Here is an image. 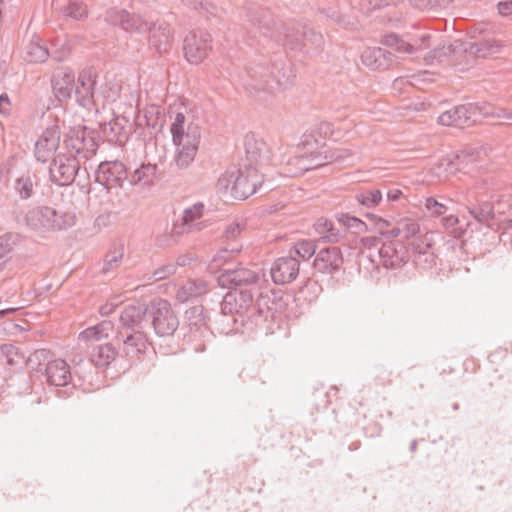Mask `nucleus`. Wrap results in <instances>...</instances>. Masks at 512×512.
<instances>
[{"instance_id":"f257e3e1","label":"nucleus","mask_w":512,"mask_h":512,"mask_svg":"<svg viewBox=\"0 0 512 512\" xmlns=\"http://www.w3.org/2000/svg\"><path fill=\"white\" fill-rule=\"evenodd\" d=\"M245 150L246 159L243 165L237 170L226 171L216 184L218 192L229 193L237 200H245L261 189L265 192L273 189L265 179V167L270 161L266 144L254 138H246Z\"/></svg>"},{"instance_id":"f03ea898","label":"nucleus","mask_w":512,"mask_h":512,"mask_svg":"<svg viewBox=\"0 0 512 512\" xmlns=\"http://www.w3.org/2000/svg\"><path fill=\"white\" fill-rule=\"evenodd\" d=\"M268 62L250 61L243 70L233 78V82L243 87L249 95L261 91L272 92L288 88L293 83L295 73L291 62L284 55H277Z\"/></svg>"},{"instance_id":"7ed1b4c3","label":"nucleus","mask_w":512,"mask_h":512,"mask_svg":"<svg viewBox=\"0 0 512 512\" xmlns=\"http://www.w3.org/2000/svg\"><path fill=\"white\" fill-rule=\"evenodd\" d=\"M503 183L491 174L484 175L476 180L466 192V207L469 214L479 223L494 229H503L501 237L512 236V218L496 222L494 203L500 202L503 195L500 193Z\"/></svg>"},{"instance_id":"20e7f679","label":"nucleus","mask_w":512,"mask_h":512,"mask_svg":"<svg viewBox=\"0 0 512 512\" xmlns=\"http://www.w3.org/2000/svg\"><path fill=\"white\" fill-rule=\"evenodd\" d=\"M149 305L132 303L124 306L119 314L116 341L122 343V354L129 360L139 358L147 349L145 328L149 325Z\"/></svg>"},{"instance_id":"39448f33","label":"nucleus","mask_w":512,"mask_h":512,"mask_svg":"<svg viewBox=\"0 0 512 512\" xmlns=\"http://www.w3.org/2000/svg\"><path fill=\"white\" fill-rule=\"evenodd\" d=\"M250 24L264 37H269L292 51L306 48L305 26L302 24H280L277 26L272 14L265 9H256L248 15Z\"/></svg>"},{"instance_id":"423d86ee","label":"nucleus","mask_w":512,"mask_h":512,"mask_svg":"<svg viewBox=\"0 0 512 512\" xmlns=\"http://www.w3.org/2000/svg\"><path fill=\"white\" fill-rule=\"evenodd\" d=\"M11 215L17 224L25 225L29 230L37 233L65 229L75 223L74 215L60 214L54 208L47 206L34 207L24 215L20 207L14 206Z\"/></svg>"},{"instance_id":"0eeeda50","label":"nucleus","mask_w":512,"mask_h":512,"mask_svg":"<svg viewBox=\"0 0 512 512\" xmlns=\"http://www.w3.org/2000/svg\"><path fill=\"white\" fill-rule=\"evenodd\" d=\"M269 302L268 296L260 295L253 304V291L251 288L230 291L223 297L220 308L224 314L231 313L245 320L251 318L254 312L259 316L263 314L262 305H267Z\"/></svg>"},{"instance_id":"6e6552de","label":"nucleus","mask_w":512,"mask_h":512,"mask_svg":"<svg viewBox=\"0 0 512 512\" xmlns=\"http://www.w3.org/2000/svg\"><path fill=\"white\" fill-rule=\"evenodd\" d=\"M64 147L68 155L77 156V159H89L96 154L98 142L96 132L86 126L70 128L64 138Z\"/></svg>"},{"instance_id":"1a4fd4ad","label":"nucleus","mask_w":512,"mask_h":512,"mask_svg":"<svg viewBox=\"0 0 512 512\" xmlns=\"http://www.w3.org/2000/svg\"><path fill=\"white\" fill-rule=\"evenodd\" d=\"M148 315L154 332L159 337L172 336L179 327L178 317L167 300L161 298L152 300Z\"/></svg>"},{"instance_id":"9d476101","label":"nucleus","mask_w":512,"mask_h":512,"mask_svg":"<svg viewBox=\"0 0 512 512\" xmlns=\"http://www.w3.org/2000/svg\"><path fill=\"white\" fill-rule=\"evenodd\" d=\"M201 140V128L198 124L190 123L187 126L186 136L176 139L175 155L171 166L179 170L187 169L194 161Z\"/></svg>"},{"instance_id":"9b49d317","label":"nucleus","mask_w":512,"mask_h":512,"mask_svg":"<svg viewBox=\"0 0 512 512\" xmlns=\"http://www.w3.org/2000/svg\"><path fill=\"white\" fill-rule=\"evenodd\" d=\"M454 115L458 120L459 126H470L476 122V117L481 115L483 117H496L512 121V111L504 108H495L490 104L469 103L454 107Z\"/></svg>"},{"instance_id":"f8f14e48","label":"nucleus","mask_w":512,"mask_h":512,"mask_svg":"<svg viewBox=\"0 0 512 512\" xmlns=\"http://www.w3.org/2000/svg\"><path fill=\"white\" fill-rule=\"evenodd\" d=\"M120 355L116 347L111 343L98 345L91 353L89 359L79 358L78 361L74 359V372L80 378H86L91 373L93 366L107 367Z\"/></svg>"},{"instance_id":"ddd939ff","label":"nucleus","mask_w":512,"mask_h":512,"mask_svg":"<svg viewBox=\"0 0 512 512\" xmlns=\"http://www.w3.org/2000/svg\"><path fill=\"white\" fill-rule=\"evenodd\" d=\"M49 166L51 181L57 186H68L75 182L80 169V161L77 156L59 153L53 157Z\"/></svg>"},{"instance_id":"4468645a","label":"nucleus","mask_w":512,"mask_h":512,"mask_svg":"<svg viewBox=\"0 0 512 512\" xmlns=\"http://www.w3.org/2000/svg\"><path fill=\"white\" fill-rule=\"evenodd\" d=\"M128 180V170L119 160L103 161L95 171V181L107 190L120 188Z\"/></svg>"},{"instance_id":"2eb2a0df","label":"nucleus","mask_w":512,"mask_h":512,"mask_svg":"<svg viewBox=\"0 0 512 512\" xmlns=\"http://www.w3.org/2000/svg\"><path fill=\"white\" fill-rule=\"evenodd\" d=\"M211 49V35L206 31H193L186 35L183 44L184 55L191 64L201 63Z\"/></svg>"},{"instance_id":"dca6fc26","label":"nucleus","mask_w":512,"mask_h":512,"mask_svg":"<svg viewBox=\"0 0 512 512\" xmlns=\"http://www.w3.org/2000/svg\"><path fill=\"white\" fill-rule=\"evenodd\" d=\"M105 20L112 25L120 26L127 32L144 33L148 31L150 22L143 19L140 15L130 13L125 9L110 8L107 10Z\"/></svg>"},{"instance_id":"f3484780","label":"nucleus","mask_w":512,"mask_h":512,"mask_svg":"<svg viewBox=\"0 0 512 512\" xmlns=\"http://www.w3.org/2000/svg\"><path fill=\"white\" fill-rule=\"evenodd\" d=\"M60 138V127L57 124L48 126L35 143L34 156L37 161L46 163L55 157L60 145Z\"/></svg>"},{"instance_id":"a211bd4d","label":"nucleus","mask_w":512,"mask_h":512,"mask_svg":"<svg viewBox=\"0 0 512 512\" xmlns=\"http://www.w3.org/2000/svg\"><path fill=\"white\" fill-rule=\"evenodd\" d=\"M343 263L344 259L341 249L333 246L323 248L316 254L313 267L318 273L333 275L342 269Z\"/></svg>"},{"instance_id":"6ab92c4d","label":"nucleus","mask_w":512,"mask_h":512,"mask_svg":"<svg viewBox=\"0 0 512 512\" xmlns=\"http://www.w3.org/2000/svg\"><path fill=\"white\" fill-rule=\"evenodd\" d=\"M300 263L292 255L276 259L271 266V278L277 285H284L294 281L299 275Z\"/></svg>"},{"instance_id":"aec40b11","label":"nucleus","mask_w":512,"mask_h":512,"mask_svg":"<svg viewBox=\"0 0 512 512\" xmlns=\"http://www.w3.org/2000/svg\"><path fill=\"white\" fill-rule=\"evenodd\" d=\"M96 84L95 70L88 68L80 72L77 82H75L73 93L75 94L76 101L81 106L89 107L94 104Z\"/></svg>"},{"instance_id":"412c9836","label":"nucleus","mask_w":512,"mask_h":512,"mask_svg":"<svg viewBox=\"0 0 512 512\" xmlns=\"http://www.w3.org/2000/svg\"><path fill=\"white\" fill-rule=\"evenodd\" d=\"M380 263L385 268L396 269L401 267L408 260V251L400 241L389 240L382 243L378 250Z\"/></svg>"},{"instance_id":"4be33fe9","label":"nucleus","mask_w":512,"mask_h":512,"mask_svg":"<svg viewBox=\"0 0 512 512\" xmlns=\"http://www.w3.org/2000/svg\"><path fill=\"white\" fill-rule=\"evenodd\" d=\"M258 280V271L246 267L223 268L221 275L218 277L219 285L223 287L253 285Z\"/></svg>"},{"instance_id":"5701e85b","label":"nucleus","mask_w":512,"mask_h":512,"mask_svg":"<svg viewBox=\"0 0 512 512\" xmlns=\"http://www.w3.org/2000/svg\"><path fill=\"white\" fill-rule=\"evenodd\" d=\"M51 85L55 98L58 101L69 99L75 86V75L70 68L62 67L57 69L51 78Z\"/></svg>"},{"instance_id":"b1692460","label":"nucleus","mask_w":512,"mask_h":512,"mask_svg":"<svg viewBox=\"0 0 512 512\" xmlns=\"http://www.w3.org/2000/svg\"><path fill=\"white\" fill-rule=\"evenodd\" d=\"M319 239L326 243L336 244L346 237V227L338 220L334 222L321 217L313 225Z\"/></svg>"},{"instance_id":"393cba45","label":"nucleus","mask_w":512,"mask_h":512,"mask_svg":"<svg viewBox=\"0 0 512 512\" xmlns=\"http://www.w3.org/2000/svg\"><path fill=\"white\" fill-rule=\"evenodd\" d=\"M148 31L149 45L157 53L162 54L168 52L173 43L172 29L169 24L165 22H159L149 26Z\"/></svg>"},{"instance_id":"a878e982","label":"nucleus","mask_w":512,"mask_h":512,"mask_svg":"<svg viewBox=\"0 0 512 512\" xmlns=\"http://www.w3.org/2000/svg\"><path fill=\"white\" fill-rule=\"evenodd\" d=\"M73 373L70 366L63 359L48 361L45 367L47 382L53 386H67L72 382Z\"/></svg>"},{"instance_id":"bb28decb","label":"nucleus","mask_w":512,"mask_h":512,"mask_svg":"<svg viewBox=\"0 0 512 512\" xmlns=\"http://www.w3.org/2000/svg\"><path fill=\"white\" fill-rule=\"evenodd\" d=\"M161 172L156 164L141 163L128 173V181L132 186L150 188L160 178Z\"/></svg>"},{"instance_id":"cd10ccee","label":"nucleus","mask_w":512,"mask_h":512,"mask_svg":"<svg viewBox=\"0 0 512 512\" xmlns=\"http://www.w3.org/2000/svg\"><path fill=\"white\" fill-rule=\"evenodd\" d=\"M394 55L381 47L366 48L361 54L362 63L372 70L388 69Z\"/></svg>"},{"instance_id":"c85d7f7f","label":"nucleus","mask_w":512,"mask_h":512,"mask_svg":"<svg viewBox=\"0 0 512 512\" xmlns=\"http://www.w3.org/2000/svg\"><path fill=\"white\" fill-rule=\"evenodd\" d=\"M127 120L125 117H115L108 123L101 125V132L107 142L112 144H123L128 139L126 130Z\"/></svg>"},{"instance_id":"c756f323","label":"nucleus","mask_w":512,"mask_h":512,"mask_svg":"<svg viewBox=\"0 0 512 512\" xmlns=\"http://www.w3.org/2000/svg\"><path fill=\"white\" fill-rule=\"evenodd\" d=\"M414 262L424 269L431 268L435 264V254L427 235L412 243Z\"/></svg>"},{"instance_id":"7c9ffc66","label":"nucleus","mask_w":512,"mask_h":512,"mask_svg":"<svg viewBox=\"0 0 512 512\" xmlns=\"http://www.w3.org/2000/svg\"><path fill=\"white\" fill-rule=\"evenodd\" d=\"M420 232V225L417 220L403 217L395 221L390 231L386 232L388 239H394L398 236H403L408 240L416 236Z\"/></svg>"},{"instance_id":"2f4dec72","label":"nucleus","mask_w":512,"mask_h":512,"mask_svg":"<svg viewBox=\"0 0 512 512\" xmlns=\"http://www.w3.org/2000/svg\"><path fill=\"white\" fill-rule=\"evenodd\" d=\"M245 318H240L231 313L224 314L222 310L215 319V329L222 335H232L238 333L244 326Z\"/></svg>"},{"instance_id":"473e14b6","label":"nucleus","mask_w":512,"mask_h":512,"mask_svg":"<svg viewBox=\"0 0 512 512\" xmlns=\"http://www.w3.org/2000/svg\"><path fill=\"white\" fill-rule=\"evenodd\" d=\"M207 292V284L203 280H188L176 293V299L179 302H187L192 298L199 297Z\"/></svg>"},{"instance_id":"72a5a7b5","label":"nucleus","mask_w":512,"mask_h":512,"mask_svg":"<svg viewBox=\"0 0 512 512\" xmlns=\"http://www.w3.org/2000/svg\"><path fill=\"white\" fill-rule=\"evenodd\" d=\"M501 46V41L495 40L493 38H483L471 42L469 47L466 48V51L478 58H485L488 55L496 53Z\"/></svg>"},{"instance_id":"f704fd0d","label":"nucleus","mask_w":512,"mask_h":512,"mask_svg":"<svg viewBox=\"0 0 512 512\" xmlns=\"http://www.w3.org/2000/svg\"><path fill=\"white\" fill-rule=\"evenodd\" d=\"M114 330V324L110 320H103L102 322L92 327L86 328L79 334V339L84 341H100L108 338Z\"/></svg>"},{"instance_id":"c9c22d12","label":"nucleus","mask_w":512,"mask_h":512,"mask_svg":"<svg viewBox=\"0 0 512 512\" xmlns=\"http://www.w3.org/2000/svg\"><path fill=\"white\" fill-rule=\"evenodd\" d=\"M204 212V204L202 202H197L193 206L187 208L183 212L182 216V230L181 232H190L192 228L200 229L201 222H194L200 219L203 216Z\"/></svg>"},{"instance_id":"e433bc0d","label":"nucleus","mask_w":512,"mask_h":512,"mask_svg":"<svg viewBox=\"0 0 512 512\" xmlns=\"http://www.w3.org/2000/svg\"><path fill=\"white\" fill-rule=\"evenodd\" d=\"M185 319L191 331L195 330L203 333V330H206L207 322L203 306L197 305L186 310Z\"/></svg>"},{"instance_id":"4c0bfd02","label":"nucleus","mask_w":512,"mask_h":512,"mask_svg":"<svg viewBox=\"0 0 512 512\" xmlns=\"http://www.w3.org/2000/svg\"><path fill=\"white\" fill-rule=\"evenodd\" d=\"M35 179V174L27 172L15 180L14 189L21 199L27 200L33 196Z\"/></svg>"},{"instance_id":"58836bf2","label":"nucleus","mask_w":512,"mask_h":512,"mask_svg":"<svg viewBox=\"0 0 512 512\" xmlns=\"http://www.w3.org/2000/svg\"><path fill=\"white\" fill-rule=\"evenodd\" d=\"M49 56L47 47L39 38L31 40L26 48V59L29 62L42 63Z\"/></svg>"},{"instance_id":"ea45409f","label":"nucleus","mask_w":512,"mask_h":512,"mask_svg":"<svg viewBox=\"0 0 512 512\" xmlns=\"http://www.w3.org/2000/svg\"><path fill=\"white\" fill-rule=\"evenodd\" d=\"M355 200L364 208L376 207L382 201V193L379 189H362L355 194Z\"/></svg>"},{"instance_id":"a19ab883","label":"nucleus","mask_w":512,"mask_h":512,"mask_svg":"<svg viewBox=\"0 0 512 512\" xmlns=\"http://www.w3.org/2000/svg\"><path fill=\"white\" fill-rule=\"evenodd\" d=\"M242 249L240 242L227 243L225 247L221 248L212 259L213 267H220L225 265L234 254L239 253Z\"/></svg>"},{"instance_id":"79ce46f5","label":"nucleus","mask_w":512,"mask_h":512,"mask_svg":"<svg viewBox=\"0 0 512 512\" xmlns=\"http://www.w3.org/2000/svg\"><path fill=\"white\" fill-rule=\"evenodd\" d=\"M123 256L124 249L122 246L114 249L113 251H109L105 255L101 272L104 275L114 272L121 265Z\"/></svg>"},{"instance_id":"37998d69","label":"nucleus","mask_w":512,"mask_h":512,"mask_svg":"<svg viewBox=\"0 0 512 512\" xmlns=\"http://www.w3.org/2000/svg\"><path fill=\"white\" fill-rule=\"evenodd\" d=\"M317 246L311 239H303L297 241L293 248L290 250V254L294 252L298 257L303 260H309L316 253Z\"/></svg>"},{"instance_id":"c03bdc74","label":"nucleus","mask_w":512,"mask_h":512,"mask_svg":"<svg viewBox=\"0 0 512 512\" xmlns=\"http://www.w3.org/2000/svg\"><path fill=\"white\" fill-rule=\"evenodd\" d=\"M65 16L74 20H82L87 16V8L83 0H68V4L63 9Z\"/></svg>"},{"instance_id":"a18cd8bd","label":"nucleus","mask_w":512,"mask_h":512,"mask_svg":"<svg viewBox=\"0 0 512 512\" xmlns=\"http://www.w3.org/2000/svg\"><path fill=\"white\" fill-rule=\"evenodd\" d=\"M308 161V156L300 155L290 158L286 164V173L291 176H296L307 171V166H304V162Z\"/></svg>"},{"instance_id":"49530a36","label":"nucleus","mask_w":512,"mask_h":512,"mask_svg":"<svg viewBox=\"0 0 512 512\" xmlns=\"http://www.w3.org/2000/svg\"><path fill=\"white\" fill-rule=\"evenodd\" d=\"M185 115L181 112L175 114L173 122L171 123L170 132L172 134V141L186 136L187 128H185Z\"/></svg>"},{"instance_id":"de8ad7c7","label":"nucleus","mask_w":512,"mask_h":512,"mask_svg":"<svg viewBox=\"0 0 512 512\" xmlns=\"http://www.w3.org/2000/svg\"><path fill=\"white\" fill-rule=\"evenodd\" d=\"M49 350L46 349H38L34 351L27 360V364L32 368L38 371L41 370L42 366L46 367L47 362L49 361Z\"/></svg>"},{"instance_id":"09e8293b","label":"nucleus","mask_w":512,"mask_h":512,"mask_svg":"<svg viewBox=\"0 0 512 512\" xmlns=\"http://www.w3.org/2000/svg\"><path fill=\"white\" fill-rule=\"evenodd\" d=\"M304 42H306V47L310 46L313 49H319L323 45L324 39L320 32H316L312 27L305 25Z\"/></svg>"},{"instance_id":"8fccbe9b","label":"nucleus","mask_w":512,"mask_h":512,"mask_svg":"<svg viewBox=\"0 0 512 512\" xmlns=\"http://www.w3.org/2000/svg\"><path fill=\"white\" fill-rule=\"evenodd\" d=\"M174 273H176V265L173 263H167L154 270L152 275L149 276L148 280L153 282L165 280Z\"/></svg>"},{"instance_id":"3c124183","label":"nucleus","mask_w":512,"mask_h":512,"mask_svg":"<svg viewBox=\"0 0 512 512\" xmlns=\"http://www.w3.org/2000/svg\"><path fill=\"white\" fill-rule=\"evenodd\" d=\"M339 221L344 225V227H346V231L348 229H354L356 233H360L365 231L367 228L366 224L362 220L354 216L342 215V217L339 218Z\"/></svg>"},{"instance_id":"603ef678","label":"nucleus","mask_w":512,"mask_h":512,"mask_svg":"<svg viewBox=\"0 0 512 512\" xmlns=\"http://www.w3.org/2000/svg\"><path fill=\"white\" fill-rule=\"evenodd\" d=\"M425 208L427 211L434 216H441L445 214L448 210L447 206L441 202H439L434 197H428L425 200L424 203Z\"/></svg>"},{"instance_id":"864d4df0","label":"nucleus","mask_w":512,"mask_h":512,"mask_svg":"<svg viewBox=\"0 0 512 512\" xmlns=\"http://www.w3.org/2000/svg\"><path fill=\"white\" fill-rule=\"evenodd\" d=\"M0 240L4 243L7 249L11 252L13 248L21 244L24 236L18 232H7L0 236Z\"/></svg>"},{"instance_id":"5fc2aeb1","label":"nucleus","mask_w":512,"mask_h":512,"mask_svg":"<svg viewBox=\"0 0 512 512\" xmlns=\"http://www.w3.org/2000/svg\"><path fill=\"white\" fill-rule=\"evenodd\" d=\"M442 226L454 236L461 235L463 229L458 227L459 219L454 215H448L441 219Z\"/></svg>"},{"instance_id":"6e6d98bb","label":"nucleus","mask_w":512,"mask_h":512,"mask_svg":"<svg viewBox=\"0 0 512 512\" xmlns=\"http://www.w3.org/2000/svg\"><path fill=\"white\" fill-rule=\"evenodd\" d=\"M182 2L191 9H202L208 14H214L216 7L208 0H182Z\"/></svg>"},{"instance_id":"4d7b16f0","label":"nucleus","mask_w":512,"mask_h":512,"mask_svg":"<svg viewBox=\"0 0 512 512\" xmlns=\"http://www.w3.org/2000/svg\"><path fill=\"white\" fill-rule=\"evenodd\" d=\"M242 232V227L239 223H232L228 225L223 233V238L227 243L239 242L238 237Z\"/></svg>"},{"instance_id":"13d9d810","label":"nucleus","mask_w":512,"mask_h":512,"mask_svg":"<svg viewBox=\"0 0 512 512\" xmlns=\"http://www.w3.org/2000/svg\"><path fill=\"white\" fill-rule=\"evenodd\" d=\"M13 106L7 93L0 94V115L8 118L12 115Z\"/></svg>"},{"instance_id":"bf43d9fd","label":"nucleus","mask_w":512,"mask_h":512,"mask_svg":"<svg viewBox=\"0 0 512 512\" xmlns=\"http://www.w3.org/2000/svg\"><path fill=\"white\" fill-rule=\"evenodd\" d=\"M368 217L369 216H373L375 218V226H376V229L378 230L379 234L382 236V237H385L387 238V235H386V232L390 231V229L392 228V226L394 224H392L390 221L386 220V219H383L381 217H376L374 215H371L369 213L366 214Z\"/></svg>"},{"instance_id":"052dcab7","label":"nucleus","mask_w":512,"mask_h":512,"mask_svg":"<svg viewBox=\"0 0 512 512\" xmlns=\"http://www.w3.org/2000/svg\"><path fill=\"white\" fill-rule=\"evenodd\" d=\"M438 122L443 126H459L456 115H454V108L440 114Z\"/></svg>"},{"instance_id":"680f3d73","label":"nucleus","mask_w":512,"mask_h":512,"mask_svg":"<svg viewBox=\"0 0 512 512\" xmlns=\"http://www.w3.org/2000/svg\"><path fill=\"white\" fill-rule=\"evenodd\" d=\"M360 243L363 248L373 249L378 248V246L382 245L384 242L382 241V236H366L360 239Z\"/></svg>"},{"instance_id":"e2e57ef3","label":"nucleus","mask_w":512,"mask_h":512,"mask_svg":"<svg viewBox=\"0 0 512 512\" xmlns=\"http://www.w3.org/2000/svg\"><path fill=\"white\" fill-rule=\"evenodd\" d=\"M88 179H89V173L87 171V168L84 167L83 170H81V168L78 169V175H77V178L75 179V181L80 189L83 190V189L87 188Z\"/></svg>"},{"instance_id":"0e129e2a","label":"nucleus","mask_w":512,"mask_h":512,"mask_svg":"<svg viewBox=\"0 0 512 512\" xmlns=\"http://www.w3.org/2000/svg\"><path fill=\"white\" fill-rule=\"evenodd\" d=\"M498 13L501 16H509L512 14V0H504L497 4Z\"/></svg>"},{"instance_id":"69168bd1","label":"nucleus","mask_w":512,"mask_h":512,"mask_svg":"<svg viewBox=\"0 0 512 512\" xmlns=\"http://www.w3.org/2000/svg\"><path fill=\"white\" fill-rule=\"evenodd\" d=\"M400 0H369L372 10L381 9L386 6L395 5Z\"/></svg>"},{"instance_id":"338daca9","label":"nucleus","mask_w":512,"mask_h":512,"mask_svg":"<svg viewBox=\"0 0 512 512\" xmlns=\"http://www.w3.org/2000/svg\"><path fill=\"white\" fill-rule=\"evenodd\" d=\"M396 51L398 52H401V53H413L416 48L413 44H410L406 41H404L401 37H400V43L396 46L395 48Z\"/></svg>"},{"instance_id":"774afa93","label":"nucleus","mask_w":512,"mask_h":512,"mask_svg":"<svg viewBox=\"0 0 512 512\" xmlns=\"http://www.w3.org/2000/svg\"><path fill=\"white\" fill-rule=\"evenodd\" d=\"M400 43V37L396 34H389L384 39V44L390 46L392 48H396V46Z\"/></svg>"}]
</instances>
